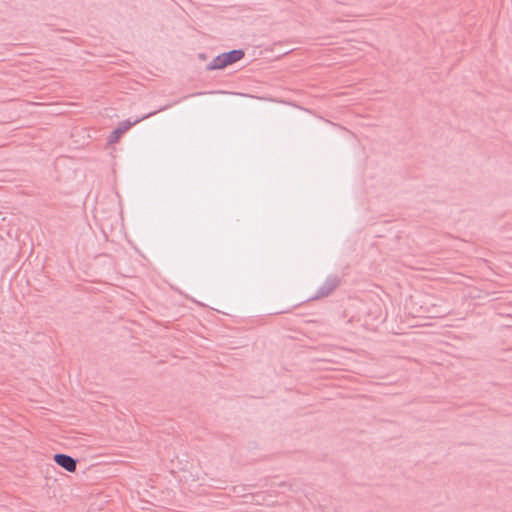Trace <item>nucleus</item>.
<instances>
[{
	"label": "nucleus",
	"mask_w": 512,
	"mask_h": 512,
	"mask_svg": "<svg viewBox=\"0 0 512 512\" xmlns=\"http://www.w3.org/2000/svg\"><path fill=\"white\" fill-rule=\"evenodd\" d=\"M54 462L65 469L67 472L74 473L77 469V463L74 458L66 454H55L53 456Z\"/></svg>",
	"instance_id": "nucleus-2"
},
{
	"label": "nucleus",
	"mask_w": 512,
	"mask_h": 512,
	"mask_svg": "<svg viewBox=\"0 0 512 512\" xmlns=\"http://www.w3.org/2000/svg\"><path fill=\"white\" fill-rule=\"evenodd\" d=\"M243 52L240 50H233L217 56L211 63V69H223L226 66L239 61L243 57Z\"/></svg>",
	"instance_id": "nucleus-1"
},
{
	"label": "nucleus",
	"mask_w": 512,
	"mask_h": 512,
	"mask_svg": "<svg viewBox=\"0 0 512 512\" xmlns=\"http://www.w3.org/2000/svg\"><path fill=\"white\" fill-rule=\"evenodd\" d=\"M132 126V123L130 122H124V123H121L119 125V127L117 129H115L111 135H110V142L111 143H116L119 141V139L121 138V136L127 132Z\"/></svg>",
	"instance_id": "nucleus-3"
}]
</instances>
